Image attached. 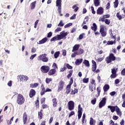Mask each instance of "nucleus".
<instances>
[{
  "label": "nucleus",
  "mask_w": 125,
  "mask_h": 125,
  "mask_svg": "<svg viewBox=\"0 0 125 125\" xmlns=\"http://www.w3.org/2000/svg\"><path fill=\"white\" fill-rule=\"evenodd\" d=\"M100 0H94V3L95 4V6L97 7L100 5Z\"/></svg>",
  "instance_id": "obj_36"
},
{
  "label": "nucleus",
  "mask_w": 125,
  "mask_h": 125,
  "mask_svg": "<svg viewBox=\"0 0 125 125\" xmlns=\"http://www.w3.org/2000/svg\"><path fill=\"white\" fill-rule=\"evenodd\" d=\"M116 17L118 18L119 20H122L125 17V14L122 16L120 14V12H118L116 14Z\"/></svg>",
  "instance_id": "obj_21"
},
{
  "label": "nucleus",
  "mask_w": 125,
  "mask_h": 125,
  "mask_svg": "<svg viewBox=\"0 0 125 125\" xmlns=\"http://www.w3.org/2000/svg\"><path fill=\"white\" fill-rule=\"evenodd\" d=\"M62 1L61 0H57L56 1V6L58 7V9L60 11V9L62 8Z\"/></svg>",
  "instance_id": "obj_15"
},
{
  "label": "nucleus",
  "mask_w": 125,
  "mask_h": 125,
  "mask_svg": "<svg viewBox=\"0 0 125 125\" xmlns=\"http://www.w3.org/2000/svg\"><path fill=\"white\" fill-rule=\"evenodd\" d=\"M80 48V44H75L72 50V52H76L77 50H79Z\"/></svg>",
  "instance_id": "obj_20"
},
{
  "label": "nucleus",
  "mask_w": 125,
  "mask_h": 125,
  "mask_svg": "<svg viewBox=\"0 0 125 125\" xmlns=\"http://www.w3.org/2000/svg\"><path fill=\"white\" fill-rule=\"evenodd\" d=\"M21 82H27L29 80V78L25 75L19 76Z\"/></svg>",
  "instance_id": "obj_12"
},
{
  "label": "nucleus",
  "mask_w": 125,
  "mask_h": 125,
  "mask_svg": "<svg viewBox=\"0 0 125 125\" xmlns=\"http://www.w3.org/2000/svg\"><path fill=\"white\" fill-rule=\"evenodd\" d=\"M37 3V1H34L30 4L31 9H35L36 7V4Z\"/></svg>",
  "instance_id": "obj_33"
},
{
  "label": "nucleus",
  "mask_w": 125,
  "mask_h": 125,
  "mask_svg": "<svg viewBox=\"0 0 125 125\" xmlns=\"http://www.w3.org/2000/svg\"><path fill=\"white\" fill-rule=\"evenodd\" d=\"M114 42L115 43L116 42L115 41H114V42L113 41H108L107 44V45H112L114 44Z\"/></svg>",
  "instance_id": "obj_44"
},
{
  "label": "nucleus",
  "mask_w": 125,
  "mask_h": 125,
  "mask_svg": "<svg viewBox=\"0 0 125 125\" xmlns=\"http://www.w3.org/2000/svg\"><path fill=\"white\" fill-rule=\"evenodd\" d=\"M64 85H65V82L62 80H61L58 83L57 90L58 92H60V91L63 90Z\"/></svg>",
  "instance_id": "obj_5"
},
{
  "label": "nucleus",
  "mask_w": 125,
  "mask_h": 125,
  "mask_svg": "<svg viewBox=\"0 0 125 125\" xmlns=\"http://www.w3.org/2000/svg\"><path fill=\"white\" fill-rule=\"evenodd\" d=\"M104 22L106 25H110V23H111V21L110 20H108L107 19L104 20Z\"/></svg>",
  "instance_id": "obj_46"
},
{
  "label": "nucleus",
  "mask_w": 125,
  "mask_h": 125,
  "mask_svg": "<svg viewBox=\"0 0 125 125\" xmlns=\"http://www.w3.org/2000/svg\"><path fill=\"white\" fill-rule=\"evenodd\" d=\"M113 3L114 8H117L119 5V0H115Z\"/></svg>",
  "instance_id": "obj_39"
},
{
  "label": "nucleus",
  "mask_w": 125,
  "mask_h": 125,
  "mask_svg": "<svg viewBox=\"0 0 125 125\" xmlns=\"http://www.w3.org/2000/svg\"><path fill=\"white\" fill-rule=\"evenodd\" d=\"M66 93L69 94L71 92V86L67 85L66 87Z\"/></svg>",
  "instance_id": "obj_32"
},
{
  "label": "nucleus",
  "mask_w": 125,
  "mask_h": 125,
  "mask_svg": "<svg viewBox=\"0 0 125 125\" xmlns=\"http://www.w3.org/2000/svg\"><path fill=\"white\" fill-rule=\"evenodd\" d=\"M107 108H108V109H110L111 113H114V112H115V110H116V106L108 105L107 106Z\"/></svg>",
  "instance_id": "obj_27"
},
{
  "label": "nucleus",
  "mask_w": 125,
  "mask_h": 125,
  "mask_svg": "<svg viewBox=\"0 0 125 125\" xmlns=\"http://www.w3.org/2000/svg\"><path fill=\"white\" fill-rule=\"evenodd\" d=\"M83 35H84V33L80 34L79 37V40H83Z\"/></svg>",
  "instance_id": "obj_61"
},
{
  "label": "nucleus",
  "mask_w": 125,
  "mask_h": 125,
  "mask_svg": "<svg viewBox=\"0 0 125 125\" xmlns=\"http://www.w3.org/2000/svg\"><path fill=\"white\" fill-rule=\"evenodd\" d=\"M91 29L94 32H96L97 31V25H96V23H93L92 26H91Z\"/></svg>",
  "instance_id": "obj_26"
},
{
  "label": "nucleus",
  "mask_w": 125,
  "mask_h": 125,
  "mask_svg": "<svg viewBox=\"0 0 125 125\" xmlns=\"http://www.w3.org/2000/svg\"><path fill=\"white\" fill-rule=\"evenodd\" d=\"M78 92H79V90L77 88H74L73 90L72 89L71 94H72V95H75V94L78 93Z\"/></svg>",
  "instance_id": "obj_31"
},
{
  "label": "nucleus",
  "mask_w": 125,
  "mask_h": 125,
  "mask_svg": "<svg viewBox=\"0 0 125 125\" xmlns=\"http://www.w3.org/2000/svg\"><path fill=\"white\" fill-rule=\"evenodd\" d=\"M96 68H97V65H92V72H95V70H96Z\"/></svg>",
  "instance_id": "obj_49"
},
{
  "label": "nucleus",
  "mask_w": 125,
  "mask_h": 125,
  "mask_svg": "<svg viewBox=\"0 0 125 125\" xmlns=\"http://www.w3.org/2000/svg\"><path fill=\"white\" fill-rule=\"evenodd\" d=\"M106 100L107 99L105 97L102 99V100L101 101L99 104V108H102V107H104V105L106 104Z\"/></svg>",
  "instance_id": "obj_10"
},
{
  "label": "nucleus",
  "mask_w": 125,
  "mask_h": 125,
  "mask_svg": "<svg viewBox=\"0 0 125 125\" xmlns=\"http://www.w3.org/2000/svg\"><path fill=\"white\" fill-rule=\"evenodd\" d=\"M38 86H39V83L30 84V87H31V88H36V87H38Z\"/></svg>",
  "instance_id": "obj_29"
},
{
  "label": "nucleus",
  "mask_w": 125,
  "mask_h": 125,
  "mask_svg": "<svg viewBox=\"0 0 125 125\" xmlns=\"http://www.w3.org/2000/svg\"><path fill=\"white\" fill-rule=\"evenodd\" d=\"M43 112V110L41 109L40 111L38 112V118L39 120H42L43 117V114L42 112Z\"/></svg>",
  "instance_id": "obj_19"
},
{
  "label": "nucleus",
  "mask_w": 125,
  "mask_h": 125,
  "mask_svg": "<svg viewBox=\"0 0 125 125\" xmlns=\"http://www.w3.org/2000/svg\"><path fill=\"white\" fill-rule=\"evenodd\" d=\"M75 115V111H72L70 112V114L68 115V118H70L72 116H74Z\"/></svg>",
  "instance_id": "obj_58"
},
{
  "label": "nucleus",
  "mask_w": 125,
  "mask_h": 125,
  "mask_svg": "<svg viewBox=\"0 0 125 125\" xmlns=\"http://www.w3.org/2000/svg\"><path fill=\"white\" fill-rule=\"evenodd\" d=\"M116 61V56L113 53H110L109 56L105 58V62L107 64H109V63H112L113 61Z\"/></svg>",
  "instance_id": "obj_2"
},
{
  "label": "nucleus",
  "mask_w": 125,
  "mask_h": 125,
  "mask_svg": "<svg viewBox=\"0 0 125 125\" xmlns=\"http://www.w3.org/2000/svg\"><path fill=\"white\" fill-rule=\"evenodd\" d=\"M100 33L102 35V37H106L107 35V31L104 30V25H101L100 26Z\"/></svg>",
  "instance_id": "obj_8"
},
{
  "label": "nucleus",
  "mask_w": 125,
  "mask_h": 125,
  "mask_svg": "<svg viewBox=\"0 0 125 125\" xmlns=\"http://www.w3.org/2000/svg\"><path fill=\"white\" fill-rule=\"evenodd\" d=\"M116 112L118 116H122V111H121V110L120 109V108L117 105H116Z\"/></svg>",
  "instance_id": "obj_23"
},
{
  "label": "nucleus",
  "mask_w": 125,
  "mask_h": 125,
  "mask_svg": "<svg viewBox=\"0 0 125 125\" xmlns=\"http://www.w3.org/2000/svg\"><path fill=\"white\" fill-rule=\"evenodd\" d=\"M67 106L69 111H73L75 109V102L73 101H70L67 104Z\"/></svg>",
  "instance_id": "obj_7"
},
{
  "label": "nucleus",
  "mask_w": 125,
  "mask_h": 125,
  "mask_svg": "<svg viewBox=\"0 0 125 125\" xmlns=\"http://www.w3.org/2000/svg\"><path fill=\"white\" fill-rule=\"evenodd\" d=\"M41 89L42 90H41L40 94L42 96V95H44V94L46 92L45 87H44V86L43 85V84H42Z\"/></svg>",
  "instance_id": "obj_16"
},
{
  "label": "nucleus",
  "mask_w": 125,
  "mask_h": 125,
  "mask_svg": "<svg viewBox=\"0 0 125 125\" xmlns=\"http://www.w3.org/2000/svg\"><path fill=\"white\" fill-rule=\"evenodd\" d=\"M16 102L18 105H23L25 103V98H24V96L21 94H18Z\"/></svg>",
  "instance_id": "obj_1"
},
{
  "label": "nucleus",
  "mask_w": 125,
  "mask_h": 125,
  "mask_svg": "<svg viewBox=\"0 0 125 125\" xmlns=\"http://www.w3.org/2000/svg\"><path fill=\"white\" fill-rule=\"evenodd\" d=\"M84 120H85V114L83 113L82 117V124H84Z\"/></svg>",
  "instance_id": "obj_56"
},
{
  "label": "nucleus",
  "mask_w": 125,
  "mask_h": 125,
  "mask_svg": "<svg viewBox=\"0 0 125 125\" xmlns=\"http://www.w3.org/2000/svg\"><path fill=\"white\" fill-rule=\"evenodd\" d=\"M90 84H92L95 86L96 85V83H95V80L94 79H92L91 80V82H90Z\"/></svg>",
  "instance_id": "obj_57"
},
{
  "label": "nucleus",
  "mask_w": 125,
  "mask_h": 125,
  "mask_svg": "<svg viewBox=\"0 0 125 125\" xmlns=\"http://www.w3.org/2000/svg\"><path fill=\"white\" fill-rule=\"evenodd\" d=\"M89 81V78H83V82L84 83H87Z\"/></svg>",
  "instance_id": "obj_45"
},
{
  "label": "nucleus",
  "mask_w": 125,
  "mask_h": 125,
  "mask_svg": "<svg viewBox=\"0 0 125 125\" xmlns=\"http://www.w3.org/2000/svg\"><path fill=\"white\" fill-rule=\"evenodd\" d=\"M73 25V23H68L66 24L65 25H64V28H69V27H71Z\"/></svg>",
  "instance_id": "obj_55"
},
{
  "label": "nucleus",
  "mask_w": 125,
  "mask_h": 125,
  "mask_svg": "<svg viewBox=\"0 0 125 125\" xmlns=\"http://www.w3.org/2000/svg\"><path fill=\"white\" fill-rule=\"evenodd\" d=\"M48 41V39L47 38L45 37L43 38L42 40L39 41V42H38V44H43V43H45V42H47V41Z\"/></svg>",
  "instance_id": "obj_17"
},
{
  "label": "nucleus",
  "mask_w": 125,
  "mask_h": 125,
  "mask_svg": "<svg viewBox=\"0 0 125 125\" xmlns=\"http://www.w3.org/2000/svg\"><path fill=\"white\" fill-rule=\"evenodd\" d=\"M52 102L53 103V107H54V108H55V107H57V99L53 98L52 100Z\"/></svg>",
  "instance_id": "obj_22"
},
{
  "label": "nucleus",
  "mask_w": 125,
  "mask_h": 125,
  "mask_svg": "<svg viewBox=\"0 0 125 125\" xmlns=\"http://www.w3.org/2000/svg\"><path fill=\"white\" fill-rule=\"evenodd\" d=\"M83 62V59H77L75 62L76 65H80Z\"/></svg>",
  "instance_id": "obj_37"
},
{
  "label": "nucleus",
  "mask_w": 125,
  "mask_h": 125,
  "mask_svg": "<svg viewBox=\"0 0 125 125\" xmlns=\"http://www.w3.org/2000/svg\"><path fill=\"white\" fill-rule=\"evenodd\" d=\"M59 55H60V51H57L55 53V54L54 55V57L56 59H57V58H58V57H59Z\"/></svg>",
  "instance_id": "obj_38"
},
{
  "label": "nucleus",
  "mask_w": 125,
  "mask_h": 125,
  "mask_svg": "<svg viewBox=\"0 0 125 125\" xmlns=\"http://www.w3.org/2000/svg\"><path fill=\"white\" fill-rule=\"evenodd\" d=\"M93 89H94V90H96V87H95V86H94V85H92V84H89V90H90V91H91V92H93Z\"/></svg>",
  "instance_id": "obj_25"
},
{
  "label": "nucleus",
  "mask_w": 125,
  "mask_h": 125,
  "mask_svg": "<svg viewBox=\"0 0 125 125\" xmlns=\"http://www.w3.org/2000/svg\"><path fill=\"white\" fill-rule=\"evenodd\" d=\"M58 27H63L64 26V23L62 21H61L60 23L58 24Z\"/></svg>",
  "instance_id": "obj_51"
},
{
  "label": "nucleus",
  "mask_w": 125,
  "mask_h": 125,
  "mask_svg": "<svg viewBox=\"0 0 125 125\" xmlns=\"http://www.w3.org/2000/svg\"><path fill=\"white\" fill-rule=\"evenodd\" d=\"M67 35H68V33L67 32H64L61 34V36H62V39H64V38H65V37H66Z\"/></svg>",
  "instance_id": "obj_50"
},
{
  "label": "nucleus",
  "mask_w": 125,
  "mask_h": 125,
  "mask_svg": "<svg viewBox=\"0 0 125 125\" xmlns=\"http://www.w3.org/2000/svg\"><path fill=\"white\" fill-rule=\"evenodd\" d=\"M62 55L63 56H66V54H67V51L66 50H62Z\"/></svg>",
  "instance_id": "obj_63"
},
{
  "label": "nucleus",
  "mask_w": 125,
  "mask_h": 125,
  "mask_svg": "<svg viewBox=\"0 0 125 125\" xmlns=\"http://www.w3.org/2000/svg\"><path fill=\"white\" fill-rule=\"evenodd\" d=\"M69 74L67 76V79H70L71 77H72V75H73V70H69L68 72Z\"/></svg>",
  "instance_id": "obj_40"
},
{
  "label": "nucleus",
  "mask_w": 125,
  "mask_h": 125,
  "mask_svg": "<svg viewBox=\"0 0 125 125\" xmlns=\"http://www.w3.org/2000/svg\"><path fill=\"white\" fill-rule=\"evenodd\" d=\"M48 105L46 104H42V109H46L47 108H48Z\"/></svg>",
  "instance_id": "obj_53"
},
{
  "label": "nucleus",
  "mask_w": 125,
  "mask_h": 125,
  "mask_svg": "<svg viewBox=\"0 0 125 125\" xmlns=\"http://www.w3.org/2000/svg\"><path fill=\"white\" fill-rule=\"evenodd\" d=\"M27 120L28 116L27 115V113L24 112L23 115V122L24 125H25L26 123H27Z\"/></svg>",
  "instance_id": "obj_18"
},
{
  "label": "nucleus",
  "mask_w": 125,
  "mask_h": 125,
  "mask_svg": "<svg viewBox=\"0 0 125 125\" xmlns=\"http://www.w3.org/2000/svg\"><path fill=\"white\" fill-rule=\"evenodd\" d=\"M40 102H41V104H43V103H44V102H45V98H42L41 99Z\"/></svg>",
  "instance_id": "obj_62"
},
{
  "label": "nucleus",
  "mask_w": 125,
  "mask_h": 125,
  "mask_svg": "<svg viewBox=\"0 0 125 125\" xmlns=\"http://www.w3.org/2000/svg\"><path fill=\"white\" fill-rule=\"evenodd\" d=\"M96 123V121L93 120V118L92 117H91L90 118V122H89L90 125H95Z\"/></svg>",
  "instance_id": "obj_34"
},
{
  "label": "nucleus",
  "mask_w": 125,
  "mask_h": 125,
  "mask_svg": "<svg viewBox=\"0 0 125 125\" xmlns=\"http://www.w3.org/2000/svg\"><path fill=\"white\" fill-rule=\"evenodd\" d=\"M83 52H84L83 49L82 48H80L79 49H78V50L76 52H75L71 54V58H74L76 57V55H81L83 54Z\"/></svg>",
  "instance_id": "obj_4"
},
{
  "label": "nucleus",
  "mask_w": 125,
  "mask_h": 125,
  "mask_svg": "<svg viewBox=\"0 0 125 125\" xmlns=\"http://www.w3.org/2000/svg\"><path fill=\"white\" fill-rule=\"evenodd\" d=\"M36 90H35L34 89H31L29 92V97L30 98H33V97L36 95Z\"/></svg>",
  "instance_id": "obj_14"
},
{
  "label": "nucleus",
  "mask_w": 125,
  "mask_h": 125,
  "mask_svg": "<svg viewBox=\"0 0 125 125\" xmlns=\"http://www.w3.org/2000/svg\"><path fill=\"white\" fill-rule=\"evenodd\" d=\"M73 83H74V80L73 79V78H71L70 81L69 83L68 84V85H69L71 86V85H72V84H73Z\"/></svg>",
  "instance_id": "obj_52"
},
{
  "label": "nucleus",
  "mask_w": 125,
  "mask_h": 125,
  "mask_svg": "<svg viewBox=\"0 0 125 125\" xmlns=\"http://www.w3.org/2000/svg\"><path fill=\"white\" fill-rule=\"evenodd\" d=\"M83 107H82L81 104H79L78 111V120H80L82 118V115H83Z\"/></svg>",
  "instance_id": "obj_9"
},
{
  "label": "nucleus",
  "mask_w": 125,
  "mask_h": 125,
  "mask_svg": "<svg viewBox=\"0 0 125 125\" xmlns=\"http://www.w3.org/2000/svg\"><path fill=\"white\" fill-rule=\"evenodd\" d=\"M104 13V9H103V7H100L98 8L97 10V14L99 15H102Z\"/></svg>",
  "instance_id": "obj_13"
},
{
  "label": "nucleus",
  "mask_w": 125,
  "mask_h": 125,
  "mask_svg": "<svg viewBox=\"0 0 125 125\" xmlns=\"http://www.w3.org/2000/svg\"><path fill=\"white\" fill-rule=\"evenodd\" d=\"M39 98H37V100L35 102V107L38 108V109L40 108V101L39 100Z\"/></svg>",
  "instance_id": "obj_30"
},
{
  "label": "nucleus",
  "mask_w": 125,
  "mask_h": 125,
  "mask_svg": "<svg viewBox=\"0 0 125 125\" xmlns=\"http://www.w3.org/2000/svg\"><path fill=\"white\" fill-rule=\"evenodd\" d=\"M52 36V32H50L47 34V38H51Z\"/></svg>",
  "instance_id": "obj_64"
},
{
  "label": "nucleus",
  "mask_w": 125,
  "mask_h": 125,
  "mask_svg": "<svg viewBox=\"0 0 125 125\" xmlns=\"http://www.w3.org/2000/svg\"><path fill=\"white\" fill-rule=\"evenodd\" d=\"M13 119H14V116H13L10 120H8L7 121V125H11V124H12V122H13Z\"/></svg>",
  "instance_id": "obj_43"
},
{
  "label": "nucleus",
  "mask_w": 125,
  "mask_h": 125,
  "mask_svg": "<svg viewBox=\"0 0 125 125\" xmlns=\"http://www.w3.org/2000/svg\"><path fill=\"white\" fill-rule=\"evenodd\" d=\"M111 73L112 74L110 75L111 79H115V78H117V70L116 69L113 68L111 69Z\"/></svg>",
  "instance_id": "obj_11"
},
{
  "label": "nucleus",
  "mask_w": 125,
  "mask_h": 125,
  "mask_svg": "<svg viewBox=\"0 0 125 125\" xmlns=\"http://www.w3.org/2000/svg\"><path fill=\"white\" fill-rule=\"evenodd\" d=\"M76 16H77V14H73V15L70 18V20H74L76 19Z\"/></svg>",
  "instance_id": "obj_60"
},
{
  "label": "nucleus",
  "mask_w": 125,
  "mask_h": 125,
  "mask_svg": "<svg viewBox=\"0 0 125 125\" xmlns=\"http://www.w3.org/2000/svg\"><path fill=\"white\" fill-rule=\"evenodd\" d=\"M66 67L67 68V69H73V66H71L69 63L66 64Z\"/></svg>",
  "instance_id": "obj_59"
},
{
  "label": "nucleus",
  "mask_w": 125,
  "mask_h": 125,
  "mask_svg": "<svg viewBox=\"0 0 125 125\" xmlns=\"http://www.w3.org/2000/svg\"><path fill=\"white\" fill-rule=\"evenodd\" d=\"M97 91L98 92V96H100V92H101V87L100 86L97 88Z\"/></svg>",
  "instance_id": "obj_42"
},
{
  "label": "nucleus",
  "mask_w": 125,
  "mask_h": 125,
  "mask_svg": "<svg viewBox=\"0 0 125 125\" xmlns=\"http://www.w3.org/2000/svg\"><path fill=\"white\" fill-rule=\"evenodd\" d=\"M91 103L93 105H95V104H96V98H94V99L92 100L91 101Z\"/></svg>",
  "instance_id": "obj_54"
},
{
  "label": "nucleus",
  "mask_w": 125,
  "mask_h": 125,
  "mask_svg": "<svg viewBox=\"0 0 125 125\" xmlns=\"http://www.w3.org/2000/svg\"><path fill=\"white\" fill-rule=\"evenodd\" d=\"M49 70H50V67H49L48 65H43L41 67V72L44 74L48 73Z\"/></svg>",
  "instance_id": "obj_6"
},
{
  "label": "nucleus",
  "mask_w": 125,
  "mask_h": 125,
  "mask_svg": "<svg viewBox=\"0 0 125 125\" xmlns=\"http://www.w3.org/2000/svg\"><path fill=\"white\" fill-rule=\"evenodd\" d=\"M83 64H84L86 67H89L90 66V64H89V61L86 60H84Z\"/></svg>",
  "instance_id": "obj_35"
},
{
  "label": "nucleus",
  "mask_w": 125,
  "mask_h": 125,
  "mask_svg": "<svg viewBox=\"0 0 125 125\" xmlns=\"http://www.w3.org/2000/svg\"><path fill=\"white\" fill-rule=\"evenodd\" d=\"M54 41H58L57 36H55L50 39V42H54Z\"/></svg>",
  "instance_id": "obj_47"
},
{
  "label": "nucleus",
  "mask_w": 125,
  "mask_h": 125,
  "mask_svg": "<svg viewBox=\"0 0 125 125\" xmlns=\"http://www.w3.org/2000/svg\"><path fill=\"white\" fill-rule=\"evenodd\" d=\"M46 54H43L40 55L38 57V61H42V62H48V58H47Z\"/></svg>",
  "instance_id": "obj_3"
},
{
  "label": "nucleus",
  "mask_w": 125,
  "mask_h": 125,
  "mask_svg": "<svg viewBox=\"0 0 125 125\" xmlns=\"http://www.w3.org/2000/svg\"><path fill=\"white\" fill-rule=\"evenodd\" d=\"M72 8H73V9H74V12H77V11H78L79 10V7H77V5H74L72 6Z\"/></svg>",
  "instance_id": "obj_41"
},
{
  "label": "nucleus",
  "mask_w": 125,
  "mask_h": 125,
  "mask_svg": "<svg viewBox=\"0 0 125 125\" xmlns=\"http://www.w3.org/2000/svg\"><path fill=\"white\" fill-rule=\"evenodd\" d=\"M104 92H107L108 89H110V85L108 84H105L103 87Z\"/></svg>",
  "instance_id": "obj_24"
},
{
  "label": "nucleus",
  "mask_w": 125,
  "mask_h": 125,
  "mask_svg": "<svg viewBox=\"0 0 125 125\" xmlns=\"http://www.w3.org/2000/svg\"><path fill=\"white\" fill-rule=\"evenodd\" d=\"M55 73H56V70H55V69H52L50 70L48 75H49V76H52V75H54Z\"/></svg>",
  "instance_id": "obj_28"
},
{
  "label": "nucleus",
  "mask_w": 125,
  "mask_h": 125,
  "mask_svg": "<svg viewBox=\"0 0 125 125\" xmlns=\"http://www.w3.org/2000/svg\"><path fill=\"white\" fill-rule=\"evenodd\" d=\"M45 82H46V83H50V82H52V79L46 78Z\"/></svg>",
  "instance_id": "obj_48"
}]
</instances>
